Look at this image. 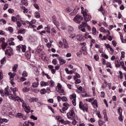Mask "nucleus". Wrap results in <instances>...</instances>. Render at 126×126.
I'll use <instances>...</instances> for the list:
<instances>
[{
  "instance_id": "obj_40",
  "label": "nucleus",
  "mask_w": 126,
  "mask_h": 126,
  "mask_svg": "<svg viewBox=\"0 0 126 126\" xmlns=\"http://www.w3.org/2000/svg\"><path fill=\"white\" fill-rule=\"evenodd\" d=\"M77 93L79 94V93H82V87L80 86L79 88H78V91H77Z\"/></svg>"
},
{
  "instance_id": "obj_59",
  "label": "nucleus",
  "mask_w": 126,
  "mask_h": 126,
  "mask_svg": "<svg viewBox=\"0 0 126 126\" xmlns=\"http://www.w3.org/2000/svg\"><path fill=\"white\" fill-rule=\"evenodd\" d=\"M100 96L102 98H105V92H100Z\"/></svg>"
},
{
  "instance_id": "obj_52",
  "label": "nucleus",
  "mask_w": 126,
  "mask_h": 126,
  "mask_svg": "<svg viewBox=\"0 0 126 126\" xmlns=\"http://www.w3.org/2000/svg\"><path fill=\"white\" fill-rule=\"evenodd\" d=\"M29 91V89L27 87H25L23 88V92H28Z\"/></svg>"
},
{
  "instance_id": "obj_50",
  "label": "nucleus",
  "mask_w": 126,
  "mask_h": 126,
  "mask_svg": "<svg viewBox=\"0 0 126 126\" xmlns=\"http://www.w3.org/2000/svg\"><path fill=\"white\" fill-rule=\"evenodd\" d=\"M62 100L63 102H67V98H66V97L65 96H63L62 98Z\"/></svg>"
},
{
  "instance_id": "obj_60",
  "label": "nucleus",
  "mask_w": 126,
  "mask_h": 126,
  "mask_svg": "<svg viewBox=\"0 0 126 126\" xmlns=\"http://www.w3.org/2000/svg\"><path fill=\"white\" fill-rule=\"evenodd\" d=\"M113 36L112 35H108V37H107V39H108L109 41H112V40H113Z\"/></svg>"
},
{
  "instance_id": "obj_26",
  "label": "nucleus",
  "mask_w": 126,
  "mask_h": 126,
  "mask_svg": "<svg viewBox=\"0 0 126 126\" xmlns=\"http://www.w3.org/2000/svg\"><path fill=\"white\" fill-rule=\"evenodd\" d=\"M93 106H95L96 108H98V103L97 102V100L95 99L94 101L92 102Z\"/></svg>"
},
{
  "instance_id": "obj_64",
  "label": "nucleus",
  "mask_w": 126,
  "mask_h": 126,
  "mask_svg": "<svg viewBox=\"0 0 126 126\" xmlns=\"http://www.w3.org/2000/svg\"><path fill=\"white\" fill-rule=\"evenodd\" d=\"M112 44L113 45L114 47H116L117 46V42L115 40H113L112 41Z\"/></svg>"
},
{
  "instance_id": "obj_42",
  "label": "nucleus",
  "mask_w": 126,
  "mask_h": 126,
  "mask_svg": "<svg viewBox=\"0 0 126 126\" xmlns=\"http://www.w3.org/2000/svg\"><path fill=\"white\" fill-rule=\"evenodd\" d=\"M99 30H100V32H102V33H105L106 32V30L103 27H101L99 29Z\"/></svg>"
},
{
  "instance_id": "obj_54",
  "label": "nucleus",
  "mask_w": 126,
  "mask_h": 126,
  "mask_svg": "<svg viewBox=\"0 0 126 126\" xmlns=\"http://www.w3.org/2000/svg\"><path fill=\"white\" fill-rule=\"evenodd\" d=\"M52 63L54 64V65H57L58 64V62H57V59H53L52 61Z\"/></svg>"
},
{
  "instance_id": "obj_46",
  "label": "nucleus",
  "mask_w": 126,
  "mask_h": 126,
  "mask_svg": "<svg viewBox=\"0 0 126 126\" xmlns=\"http://www.w3.org/2000/svg\"><path fill=\"white\" fill-rule=\"evenodd\" d=\"M94 59L96 61H99V56L97 54H95L94 57Z\"/></svg>"
},
{
  "instance_id": "obj_10",
  "label": "nucleus",
  "mask_w": 126,
  "mask_h": 126,
  "mask_svg": "<svg viewBox=\"0 0 126 126\" xmlns=\"http://www.w3.org/2000/svg\"><path fill=\"white\" fill-rule=\"evenodd\" d=\"M62 117H60V116H58L57 118L58 119V120H59V122H60L61 124H62V125H64V126L66 125H70V122L68 121L67 120L66 121H64V120L63 119H60Z\"/></svg>"
},
{
  "instance_id": "obj_35",
  "label": "nucleus",
  "mask_w": 126,
  "mask_h": 126,
  "mask_svg": "<svg viewBox=\"0 0 126 126\" xmlns=\"http://www.w3.org/2000/svg\"><path fill=\"white\" fill-rule=\"evenodd\" d=\"M121 65L122 66L123 69L126 71V67L125 66V63L123 61L121 62Z\"/></svg>"
},
{
  "instance_id": "obj_1",
  "label": "nucleus",
  "mask_w": 126,
  "mask_h": 126,
  "mask_svg": "<svg viewBox=\"0 0 126 126\" xmlns=\"http://www.w3.org/2000/svg\"><path fill=\"white\" fill-rule=\"evenodd\" d=\"M81 13H82L83 17H84V20L86 21V22L88 21H90V19H91V15L90 14H88L86 12H84V7H81Z\"/></svg>"
},
{
  "instance_id": "obj_39",
  "label": "nucleus",
  "mask_w": 126,
  "mask_h": 126,
  "mask_svg": "<svg viewBox=\"0 0 126 126\" xmlns=\"http://www.w3.org/2000/svg\"><path fill=\"white\" fill-rule=\"evenodd\" d=\"M97 32V30L95 28V27H93L92 29V34L94 35H96V33Z\"/></svg>"
},
{
  "instance_id": "obj_11",
  "label": "nucleus",
  "mask_w": 126,
  "mask_h": 126,
  "mask_svg": "<svg viewBox=\"0 0 126 126\" xmlns=\"http://www.w3.org/2000/svg\"><path fill=\"white\" fill-rule=\"evenodd\" d=\"M57 90L58 93H62V94H63V95H64V90L62 89V86L61 85V84H58V85L57 86Z\"/></svg>"
},
{
  "instance_id": "obj_18",
  "label": "nucleus",
  "mask_w": 126,
  "mask_h": 126,
  "mask_svg": "<svg viewBox=\"0 0 126 126\" xmlns=\"http://www.w3.org/2000/svg\"><path fill=\"white\" fill-rule=\"evenodd\" d=\"M103 113L104 116V118L105 121H106V122H108L109 120L108 119V116L107 115V111H106V110H104L103 111Z\"/></svg>"
},
{
  "instance_id": "obj_4",
  "label": "nucleus",
  "mask_w": 126,
  "mask_h": 126,
  "mask_svg": "<svg viewBox=\"0 0 126 126\" xmlns=\"http://www.w3.org/2000/svg\"><path fill=\"white\" fill-rule=\"evenodd\" d=\"M63 107L62 109H60V112L63 113V114H65V111L68 109V107H69V104L67 102H65L63 105Z\"/></svg>"
},
{
  "instance_id": "obj_55",
  "label": "nucleus",
  "mask_w": 126,
  "mask_h": 126,
  "mask_svg": "<svg viewBox=\"0 0 126 126\" xmlns=\"http://www.w3.org/2000/svg\"><path fill=\"white\" fill-rule=\"evenodd\" d=\"M46 92H47V91H46V89H42L41 91H40V93L41 94H46Z\"/></svg>"
},
{
  "instance_id": "obj_57",
  "label": "nucleus",
  "mask_w": 126,
  "mask_h": 126,
  "mask_svg": "<svg viewBox=\"0 0 126 126\" xmlns=\"http://www.w3.org/2000/svg\"><path fill=\"white\" fill-rule=\"evenodd\" d=\"M50 81V86H51L52 87H53V86H55V82L53 81Z\"/></svg>"
},
{
  "instance_id": "obj_24",
  "label": "nucleus",
  "mask_w": 126,
  "mask_h": 126,
  "mask_svg": "<svg viewBox=\"0 0 126 126\" xmlns=\"http://www.w3.org/2000/svg\"><path fill=\"white\" fill-rule=\"evenodd\" d=\"M25 112H26V113H30V110H31V108H30V106H27L26 108H24Z\"/></svg>"
},
{
  "instance_id": "obj_41",
  "label": "nucleus",
  "mask_w": 126,
  "mask_h": 126,
  "mask_svg": "<svg viewBox=\"0 0 126 126\" xmlns=\"http://www.w3.org/2000/svg\"><path fill=\"white\" fill-rule=\"evenodd\" d=\"M18 67V65L15 64L14 66V67L12 68L13 71L16 72V69H17V68Z\"/></svg>"
},
{
  "instance_id": "obj_7",
  "label": "nucleus",
  "mask_w": 126,
  "mask_h": 126,
  "mask_svg": "<svg viewBox=\"0 0 126 126\" xmlns=\"http://www.w3.org/2000/svg\"><path fill=\"white\" fill-rule=\"evenodd\" d=\"M67 117L69 120H71L73 118L75 117V113H74V110L72 109L69 112L67 113Z\"/></svg>"
},
{
  "instance_id": "obj_49",
  "label": "nucleus",
  "mask_w": 126,
  "mask_h": 126,
  "mask_svg": "<svg viewBox=\"0 0 126 126\" xmlns=\"http://www.w3.org/2000/svg\"><path fill=\"white\" fill-rule=\"evenodd\" d=\"M17 38L18 39V40H19V41H22L23 40V36L21 35H18Z\"/></svg>"
},
{
  "instance_id": "obj_5",
  "label": "nucleus",
  "mask_w": 126,
  "mask_h": 126,
  "mask_svg": "<svg viewBox=\"0 0 126 126\" xmlns=\"http://www.w3.org/2000/svg\"><path fill=\"white\" fill-rule=\"evenodd\" d=\"M87 26H88V24H87V23L82 22V24L80 25V26H79V30L82 31V32H86V30L84 27H87Z\"/></svg>"
},
{
  "instance_id": "obj_48",
  "label": "nucleus",
  "mask_w": 126,
  "mask_h": 126,
  "mask_svg": "<svg viewBox=\"0 0 126 126\" xmlns=\"http://www.w3.org/2000/svg\"><path fill=\"white\" fill-rule=\"evenodd\" d=\"M0 122L2 123V122H4V123H7V120L6 119H2L0 117Z\"/></svg>"
},
{
  "instance_id": "obj_15",
  "label": "nucleus",
  "mask_w": 126,
  "mask_h": 126,
  "mask_svg": "<svg viewBox=\"0 0 126 126\" xmlns=\"http://www.w3.org/2000/svg\"><path fill=\"white\" fill-rule=\"evenodd\" d=\"M16 118H19V119H23L24 121L26 120V117L22 114V113H18L16 116Z\"/></svg>"
},
{
  "instance_id": "obj_34",
  "label": "nucleus",
  "mask_w": 126,
  "mask_h": 126,
  "mask_svg": "<svg viewBox=\"0 0 126 126\" xmlns=\"http://www.w3.org/2000/svg\"><path fill=\"white\" fill-rule=\"evenodd\" d=\"M34 16L35 18H39L40 17V13L38 11H36L34 13Z\"/></svg>"
},
{
  "instance_id": "obj_44",
  "label": "nucleus",
  "mask_w": 126,
  "mask_h": 126,
  "mask_svg": "<svg viewBox=\"0 0 126 126\" xmlns=\"http://www.w3.org/2000/svg\"><path fill=\"white\" fill-rule=\"evenodd\" d=\"M31 119H32V120H34V121H37V120H38V118L33 115L31 116Z\"/></svg>"
},
{
  "instance_id": "obj_16",
  "label": "nucleus",
  "mask_w": 126,
  "mask_h": 126,
  "mask_svg": "<svg viewBox=\"0 0 126 126\" xmlns=\"http://www.w3.org/2000/svg\"><path fill=\"white\" fill-rule=\"evenodd\" d=\"M40 84L41 86H49V85H50V81H48L46 82L43 81L41 82Z\"/></svg>"
},
{
  "instance_id": "obj_2",
  "label": "nucleus",
  "mask_w": 126,
  "mask_h": 126,
  "mask_svg": "<svg viewBox=\"0 0 126 126\" xmlns=\"http://www.w3.org/2000/svg\"><path fill=\"white\" fill-rule=\"evenodd\" d=\"M9 88L8 87H7L4 90V93L5 94V95H8L9 99L15 101L16 97H14V95L11 94L10 91H9Z\"/></svg>"
},
{
  "instance_id": "obj_53",
  "label": "nucleus",
  "mask_w": 126,
  "mask_h": 126,
  "mask_svg": "<svg viewBox=\"0 0 126 126\" xmlns=\"http://www.w3.org/2000/svg\"><path fill=\"white\" fill-rule=\"evenodd\" d=\"M11 19L12 21H13V22H16V21H17V18L14 16L12 17Z\"/></svg>"
},
{
  "instance_id": "obj_45",
  "label": "nucleus",
  "mask_w": 126,
  "mask_h": 126,
  "mask_svg": "<svg viewBox=\"0 0 126 126\" xmlns=\"http://www.w3.org/2000/svg\"><path fill=\"white\" fill-rule=\"evenodd\" d=\"M63 47L65 49H68V48H69V46H68V44H67V42L63 43Z\"/></svg>"
},
{
  "instance_id": "obj_58",
  "label": "nucleus",
  "mask_w": 126,
  "mask_h": 126,
  "mask_svg": "<svg viewBox=\"0 0 126 126\" xmlns=\"http://www.w3.org/2000/svg\"><path fill=\"white\" fill-rule=\"evenodd\" d=\"M8 8V4L5 3L4 5L3 10H6Z\"/></svg>"
},
{
  "instance_id": "obj_29",
  "label": "nucleus",
  "mask_w": 126,
  "mask_h": 126,
  "mask_svg": "<svg viewBox=\"0 0 126 126\" xmlns=\"http://www.w3.org/2000/svg\"><path fill=\"white\" fill-rule=\"evenodd\" d=\"M38 86H39V82H34L32 83V87L33 88H36L37 87H38Z\"/></svg>"
},
{
  "instance_id": "obj_32",
  "label": "nucleus",
  "mask_w": 126,
  "mask_h": 126,
  "mask_svg": "<svg viewBox=\"0 0 126 126\" xmlns=\"http://www.w3.org/2000/svg\"><path fill=\"white\" fill-rule=\"evenodd\" d=\"M25 32H26L25 30L22 29L18 32V34H25Z\"/></svg>"
},
{
  "instance_id": "obj_23",
  "label": "nucleus",
  "mask_w": 126,
  "mask_h": 126,
  "mask_svg": "<svg viewBox=\"0 0 126 126\" xmlns=\"http://www.w3.org/2000/svg\"><path fill=\"white\" fill-rule=\"evenodd\" d=\"M98 11H100L103 15H105V10L103 8V6L101 5V7L99 9H98Z\"/></svg>"
},
{
  "instance_id": "obj_56",
  "label": "nucleus",
  "mask_w": 126,
  "mask_h": 126,
  "mask_svg": "<svg viewBox=\"0 0 126 126\" xmlns=\"http://www.w3.org/2000/svg\"><path fill=\"white\" fill-rule=\"evenodd\" d=\"M17 25L18 27H21L22 26V23L19 22V21H17Z\"/></svg>"
},
{
  "instance_id": "obj_62",
  "label": "nucleus",
  "mask_w": 126,
  "mask_h": 126,
  "mask_svg": "<svg viewBox=\"0 0 126 126\" xmlns=\"http://www.w3.org/2000/svg\"><path fill=\"white\" fill-rule=\"evenodd\" d=\"M75 80L76 81H75L76 84H78L79 83H80V82H81V80L78 79H76V80Z\"/></svg>"
},
{
  "instance_id": "obj_20",
  "label": "nucleus",
  "mask_w": 126,
  "mask_h": 126,
  "mask_svg": "<svg viewBox=\"0 0 126 126\" xmlns=\"http://www.w3.org/2000/svg\"><path fill=\"white\" fill-rule=\"evenodd\" d=\"M76 39L78 40V41H83V35L82 34H78L76 36Z\"/></svg>"
},
{
  "instance_id": "obj_51",
  "label": "nucleus",
  "mask_w": 126,
  "mask_h": 126,
  "mask_svg": "<svg viewBox=\"0 0 126 126\" xmlns=\"http://www.w3.org/2000/svg\"><path fill=\"white\" fill-rule=\"evenodd\" d=\"M79 77H80V75L78 73H76V75L74 76V79L76 80V79L79 78Z\"/></svg>"
},
{
  "instance_id": "obj_21",
  "label": "nucleus",
  "mask_w": 126,
  "mask_h": 126,
  "mask_svg": "<svg viewBox=\"0 0 126 126\" xmlns=\"http://www.w3.org/2000/svg\"><path fill=\"white\" fill-rule=\"evenodd\" d=\"M121 63L119 60H115L116 67H120L121 66Z\"/></svg>"
},
{
  "instance_id": "obj_12",
  "label": "nucleus",
  "mask_w": 126,
  "mask_h": 126,
  "mask_svg": "<svg viewBox=\"0 0 126 126\" xmlns=\"http://www.w3.org/2000/svg\"><path fill=\"white\" fill-rule=\"evenodd\" d=\"M10 89L11 91L13 92V94H14V98H16L17 97H19L16 95V92H17L18 89L17 88H12L11 87Z\"/></svg>"
},
{
  "instance_id": "obj_17",
  "label": "nucleus",
  "mask_w": 126,
  "mask_h": 126,
  "mask_svg": "<svg viewBox=\"0 0 126 126\" xmlns=\"http://www.w3.org/2000/svg\"><path fill=\"white\" fill-rule=\"evenodd\" d=\"M8 75H9L10 80H13L14 79V76H15V73L9 72Z\"/></svg>"
},
{
  "instance_id": "obj_47",
  "label": "nucleus",
  "mask_w": 126,
  "mask_h": 126,
  "mask_svg": "<svg viewBox=\"0 0 126 126\" xmlns=\"http://www.w3.org/2000/svg\"><path fill=\"white\" fill-rule=\"evenodd\" d=\"M33 6L35 7V8H36L38 10H39V9H40V7H39V5H38V4H37V3H34L33 4Z\"/></svg>"
},
{
  "instance_id": "obj_61",
  "label": "nucleus",
  "mask_w": 126,
  "mask_h": 126,
  "mask_svg": "<svg viewBox=\"0 0 126 126\" xmlns=\"http://www.w3.org/2000/svg\"><path fill=\"white\" fill-rule=\"evenodd\" d=\"M8 31H9V32H10V33H12L13 32V28H12V27H9L8 28Z\"/></svg>"
},
{
  "instance_id": "obj_8",
  "label": "nucleus",
  "mask_w": 126,
  "mask_h": 126,
  "mask_svg": "<svg viewBox=\"0 0 126 126\" xmlns=\"http://www.w3.org/2000/svg\"><path fill=\"white\" fill-rule=\"evenodd\" d=\"M6 50L5 51V55H8V57H10L13 54V50L10 47H6Z\"/></svg>"
},
{
  "instance_id": "obj_30",
  "label": "nucleus",
  "mask_w": 126,
  "mask_h": 126,
  "mask_svg": "<svg viewBox=\"0 0 126 126\" xmlns=\"http://www.w3.org/2000/svg\"><path fill=\"white\" fill-rule=\"evenodd\" d=\"M21 2L22 4H24V5H28V2L27 0H22Z\"/></svg>"
},
{
  "instance_id": "obj_36",
  "label": "nucleus",
  "mask_w": 126,
  "mask_h": 126,
  "mask_svg": "<svg viewBox=\"0 0 126 126\" xmlns=\"http://www.w3.org/2000/svg\"><path fill=\"white\" fill-rule=\"evenodd\" d=\"M61 28L63 30H65V24L63 22L61 23Z\"/></svg>"
},
{
  "instance_id": "obj_63",
  "label": "nucleus",
  "mask_w": 126,
  "mask_h": 126,
  "mask_svg": "<svg viewBox=\"0 0 126 126\" xmlns=\"http://www.w3.org/2000/svg\"><path fill=\"white\" fill-rule=\"evenodd\" d=\"M35 23H36V20H35V19L32 20L30 22V25L35 24Z\"/></svg>"
},
{
  "instance_id": "obj_43",
  "label": "nucleus",
  "mask_w": 126,
  "mask_h": 126,
  "mask_svg": "<svg viewBox=\"0 0 126 126\" xmlns=\"http://www.w3.org/2000/svg\"><path fill=\"white\" fill-rule=\"evenodd\" d=\"M104 124H105V122H104V121H102L101 120H99L98 121V125L99 126H102L104 125Z\"/></svg>"
},
{
  "instance_id": "obj_9",
  "label": "nucleus",
  "mask_w": 126,
  "mask_h": 126,
  "mask_svg": "<svg viewBox=\"0 0 126 126\" xmlns=\"http://www.w3.org/2000/svg\"><path fill=\"white\" fill-rule=\"evenodd\" d=\"M70 99L72 100L73 106H76V94H73L70 96Z\"/></svg>"
},
{
  "instance_id": "obj_37",
  "label": "nucleus",
  "mask_w": 126,
  "mask_h": 126,
  "mask_svg": "<svg viewBox=\"0 0 126 126\" xmlns=\"http://www.w3.org/2000/svg\"><path fill=\"white\" fill-rule=\"evenodd\" d=\"M22 75L23 77H27V76H28V73H27L26 71H24L22 74Z\"/></svg>"
},
{
  "instance_id": "obj_31",
  "label": "nucleus",
  "mask_w": 126,
  "mask_h": 126,
  "mask_svg": "<svg viewBox=\"0 0 126 126\" xmlns=\"http://www.w3.org/2000/svg\"><path fill=\"white\" fill-rule=\"evenodd\" d=\"M21 49H22V52H23L24 53L26 51V45H21Z\"/></svg>"
},
{
  "instance_id": "obj_6",
  "label": "nucleus",
  "mask_w": 126,
  "mask_h": 126,
  "mask_svg": "<svg viewBox=\"0 0 126 126\" xmlns=\"http://www.w3.org/2000/svg\"><path fill=\"white\" fill-rule=\"evenodd\" d=\"M14 101L15 102H16V101H17V102H21V103H22V107L24 109H25V108H26V107L27 106V104H26V103H25L24 102V100L22 99L20 97H16Z\"/></svg>"
},
{
  "instance_id": "obj_13",
  "label": "nucleus",
  "mask_w": 126,
  "mask_h": 126,
  "mask_svg": "<svg viewBox=\"0 0 126 126\" xmlns=\"http://www.w3.org/2000/svg\"><path fill=\"white\" fill-rule=\"evenodd\" d=\"M29 101L30 103H36L39 101L38 97H32L29 98Z\"/></svg>"
},
{
  "instance_id": "obj_14",
  "label": "nucleus",
  "mask_w": 126,
  "mask_h": 126,
  "mask_svg": "<svg viewBox=\"0 0 126 126\" xmlns=\"http://www.w3.org/2000/svg\"><path fill=\"white\" fill-rule=\"evenodd\" d=\"M73 21L78 24H80V23H81V21H80L79 15H76L73 18Z\"/></svg>"
},
{
  "instance_id": "obj_28",
  "label": "nucleus",
  "mask_w": 126,
  "mask_h": 126,
  "mask_svg": "<svg viewBox=\"0 0 126 126\" xmlns=\"http://www.w3.org/2000/svg\"><path fill=\"white\" fill-rule=\"evenodd\" d=\"M117 112H118L119 115H123V114H122L123 109H122V108L120 107H118Z\"/></svg>"
},
{
  "instance_id": "obj_22",
  "label": "nucleus",
  "mask_w": 126,
  "mask_h": 126,
  "mask_svg": "<svg viewBox=\"0 0 126 126\" xmlns=\"http://www.w3.org/2000/svg\"><path fill=\"white\" fill-rule=\"evenodd\" d=\"M45 30H46L47 33H51V27L50 26H47V27L45 28Z\"/></svg>"
},
{
  "instance_id": "obj_33",
  "label": "nucleus",
  "mask_w": 126,
  "mask_h": 126,
  "mask_svg": "<svg viewBox=\"0 0 126 126\" xmlns=\"http://www.w3.org/2000/svg\"><path fill=\"white\" fill-rule=\"evenodd\" d=\"M53 23L55 24V26H56L57 28H59V26H60V23H59V22L57 21V20H54Z\"/></svg>"
},
{
  "instance_id": "obj_3",
  "label": "nucleus",
  "mask_w": 126,
  "mask_h": 126,
  "mask_svg": "<svg viewBox=\"0 0 126 126\" xmlns=\"http://www.w3.org/2000/svg\"><path fill=\"white\" fill-rule=\"evenodd\" d=\"M79 108L81 109V110H82L83 112H88V106H87V104H83V103L82 101H80L79 103Z\"/></svg>"
},
{
  "instance_id": "obj_27",
  "label": "nucleus",
  "mask_w": 126,
  "mask_h": 126,
  "mask_svg": "<svg viewBox=\"0 0 126 126\" xmlns=\"http://www.w3.org/2000/svg\"><path fill=\"white\" fill-rule=\"evenodd\" d=\"M69 37L70 38H71L72 39H73V38H75V33L72 32H69Z\"/></svg>"
},
{
  "instance_id": "obj_38",
  "label": "nucleus",
  "mask_w": 126,
  "mask_h": 126,
  "mask_svg": "<svg viewBox=\"0 0 126 126\" xmlns=\"http://www.w3.org/2000/svg\"><path fill=\"white\" fill-rule=\"evenodd\" d=\"M101 57H102V58H104L106 60H108L109 59V56L104 53L101 54Z\"/></svg>"
},
{
  "instance_id": "obj_25",
  "label": "nucleus",
  "mask_w": 126,
  "mask_h": 126,
  "mask_svg": "<svg viewBox=\"0 0 126 126\" xmlns=\"http://www.w3.org/2000/svg\"><path fill=\"white\" fill-rule=\"evenodd\" d=\"M83 53L84 55H87V52H86V48L85 47H82V48L80 50Z\"/></svg>"
},
{
  "instance_id": "obj_19",
  "label": "nucleus",
  "mask_w": 126,
  "mask_h": 126,
  "mask_svg": "<svg viewBox=\"0 0 126 126\" xmlns=\"http://www.w3.org/2000/svg\"><path fill=\"white\" fill-rule=\"evenodd\" d=\"M58 60L60 61V64L61 65L64 64V63H65L66 62L65 60L62 59V57H59Z\"/></svg>"
}]
</instances>
